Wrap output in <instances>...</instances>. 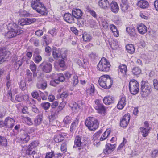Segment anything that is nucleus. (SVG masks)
Listing matches in <instances>:
<instances>
[{"label":"nucleus","instance_id":"obj_1","mask_svg":"<svg viewBox=\"0 0 158 158\" xmlns=\"http://www.w3.org/2000/svg\"><path fill=\"white\" fill-rule=\"evenodd\" d=\"M31 6L38 13L43 15L47 14V10L44 5L40 2V0H31Z\"/></svg>","mask_w":158,"mask_h":158},{"label":"nucleus","instance_id":"obj_2","mask_svg":"<svg viewBox=\"0 0 158 158\" xmlns=\"http://www.w3.org/2000/svg\"><path fill=\"white\" fill-rule=\"evenodd\" d=\"M100 85L105 89L110 88L113 84V80L107 75H104L101 76L98 80Z\"/></svg>","mask_w":158,"mask_h":158},{"label":"nucleus","instance_id":"obj_3","mask_svg":"<svg viewBox=\"0 0 158 158\" xmlns=\"http://www.w3.org/2000/svg\"><path fill=\"white\" fill-rule=\"evenodd\" d=\"M85 124L88 129L91 131H94L98 127V120L95 118L89 117L87 118L85 121Z\"/></svg>","mask_w":158,"mask_h":158},{"label":"nucleus","instance_id":"obj_4","mask_svg":"<svg viewBox=\"0 0 158 158\" xmlns=\"http://www.w3.org/2000/svg\"><path fill=\"white\" fill-rule=\"evenodd\" d=\"M110 66L109 61L106 58L103 57L98 63L97 69L100 71L107 72L110 70Z\"/></svg>","mask_w":158,"mask_h":158},{"label":"nucleus","instance_id":"obj_5","mask_svg":"<svg viewBox=\"0 0 158 158\" xmlns=\"http://www.w3.org/2000/svg\"><path fill=\"white\" fill-rule=\"evenodd\" d=\"M151 86L147 82L142 81L141 83V94L143 97L148 95L151 92Z\"/></svg>","mask_w":158,"mask_h":158},{"label":"nucleus","instance_id":"obj_6","mask_svg":"<svg viewBox=\"0 0 158 158\" xmlns=\"http://www.w3.org/2000/svg\"><path fill=\"white\" fill-rule=\"evenodd\" d=\"M129 87L130 92L133 95L137 94L139 91V84L137 81L134 79H132L130 81Z\"/></svg>","mask_w":158,"mask_h":158},{"label":"nucleus","instance_id":"obj_7","mask_svg":"<svg viewBox=\"0 0 158 158\" xmlns=\"http://www.w3.org/2000/svg\"><path fill=\"white\" fill-rule=\"evenodd\" d=\"M94 107L99 113H104L105 111V108L101 101L97 99L95 101Z\"/></svg>","mask_w":158,"mask_h":158},{"label":"nucleus","instance_id":"obj_8","mask_svg":"<svg viewBox=\"0 0 158 158\" xmlns=\"http://www.w3.org/2000/svg\"><path fill=\"white\" fill-rule=\"evenodd\" d=\"M65 79V78L63 74L61 73L57 74L55 76V79L50 81V85L52 86H56L57 84L59 83L60 82L64 81Z\"/></svg>","mask_w":158,"mask_h":158},{"label":"nucleus","instance_id":"obj_9","mask_svg":"<svg viewBox=\"0 0 158 158\" xmlns=\"http://www.w3.org/2000/svg\"><path fill=\"white\" fill-rule=\"evenodd\" d=\"M36 21L35 18H22L19 19L18 22V24L19 25L24 26L30 24Z\"/></svg>","mask_w":158,"mask_h":158},{"label":"nucleus","instance_id":"obj_10","mask_svg":"<svg viewBox=\"0 0 158 158\" xmlns=\"http://www.w3.org/2000/svg\"><path fill=\"white\" fill-rule=\"evenodd\" d=\"M40 66L44 72L47 73L50 72L52 69V65L49 63L43 62L40 64Z\"/></svg>","mask_w":158,"mask_h":158},{"label":"nucleus","instance_id":"obj_11","mask_svg":"<svg viewBox=\"0 0 158 158\" xmlns=\"http://www.w3.org/2000/svg\"><path fill=\"white\" fill-rule=\"evenodd\" d=\"M63 107L61 106H59L56 110L55 109H52L50 111L51 115L49 116V118L51 120H53L56 118L57 117V115L63 109Z\"/></svg>","mask_w":158,"mask_h":158},{"label":"nucleus","instance_id":"obj_12","mask_svg":"<svg viewBox=\"0 0 158 158\" xmlns=\"http://www.w3.org/2000/svg\"><path fill=\"white\" fill-rule=\"evenodd\" d=\"M130 119V115L129 114H125L120 121V125L123 127H126L128 125Z\"/></svg>","mask_w":158,"mask_h":158},{"label":"nucleus","instance_id":"obj_13","mask_svg":"<svg viewBox=\"0 0 158 158\" xmlns=\"http://www.w3.org/2000/svg\"><path fill=\"white\" fill-rule=\"evenodd\" d=\"M4 121L5 126L8 128H12L15 123L14 119L10 117H6Z\"/></svg>","mask_w":158,"mask_h":158},{"label":"nucleus","instance_id":"obj_14","mask_svg":"<svg viewBox=\"0 0 158 158\" xmlns=\"http://www.w3.org/2000/svg\"><path fill=\"white\" fill-rule=\"evenodd\" d=\"M8 31L6 34V36L9 38H12L19 35L22 33L23 31L19 30H8Z\"/></svg>","mask_w":158,"mask_h":158},{"label":"nucleus","instance_id":"obj_15","mask_svg":"<svg viewBox=\"0 0 158 158\" xmlns=\"http://www.w3.org/2000/svg\"><path fill=\"white\" fill-rule=\"evenodd\" d=\"M72 14L73 16L78 21L81 18L82 15V11L79 9H74L72 10Z\"/></svg>","mask_w":158,"mask_h":158},{"label":"nucleus","instance_id":"obj_16","mask_svg":"<svg viewBox=\"0 0 158 158\" xmlns=\"http://www.w3.org/2000/svg\"><path fill=\"white\" fill-rule=\"evenodd\" d=\"M116 147L115 144H111L108 143L106 144V148L103 151V152L106 154H108L111 153L115 149Z\"/></svg>","mask_w":158,"mask_h":158},{"label":"nucleus","instance_id":"obj_17","mask_svg":"<svg viewBox=\"0 0 158 158\" xmlns=\"http://www.w3.org/2000/svg\"><path fill=\"white\" fill-rule=\"evenodd\" d=\"M61 50H53L52 55L54 58L57 59L61 57L63 60L66 57V55L64 54L63 55L61 54Z\"/></svg>","mask_w":158,"mask_h":158},{"label":"nucleus","instance_id":"obj_18","mask_svg":"<svg viewBox=\"0 0 158 158\" xmlns=\"http://www.w3.org/2000/svg\"><path fill=\"white\" fill-rule=\"evenodd\" d=\"M83 104V102L81 101H78L77 103L74 102L72 108V110L76 113L78 112L81 109Z\"/></svg>","mask_w":158,"mask_h":158},{"label":"nucleus","instance_id":"obj_19","mask_svg":"<svg viewBox=\"0 0 158 158\" xmlns=\"http://www.w3.org/2000/svg\"><path fill=\"white\" fill-rule=\"evenodd\" d=\"M126 102L125 97L123 96L121 97L117 105L118 108L120 110L122 109L126 104Z\"/></svg>","mask_w":158,"mask_h":158},{"label":"nucleus","instance_id":"obj_20","mask_svg":"<svg viewBox=\"0 0 158 158\" xmlns=\"http://www.w3.org/2000/svg\"><path fill=\"white\" fill-rule=\"evenodd\" d=\"M30 139L29 135L25 131L21 133L20 135V140L23 143H26L28 142Z\"/></svg>","mask_w":158,"mask_h":158},{"label":"nucleus","instance_id":"obj_21","mask_svg":"<svg viewBox=\"0 0 158 158\" xmlns=\"http://www.w3.org/2000/svg\"><path fill=\"white\" fill-rule=\"evenodd\" d=\"M72 14L69 13H65L64 16V19L66 22L71 23L74 22V18Z\"/></svg>","mask_w":158,"mask_h":158},{"label":"nucleus","instance_id":"obj_22","mask_svg":"<svg viewBox=\"0 0 158 158\" xmlns=\"http://www.w3.org/2000/svg\"><path fill=\"white\" fill-rule=\"evenodd\" d=\"M98 4L100 7L103 9H107L109 7L110 4L107 0H100Z\"/></svg>","mask_w":158,"mask_h":158},{"label":"nucleus","instance_id":"obj_23","mask_svg":"<svg viewBox=\"0 0 158 158\" xmlns=\"http://www.w3.org/2000/svg\"><path fill=\"white\" fill-rule=\"evenodd\" d=\"M111 10L112 12L115 13H117L119 11V8L117 2L113 1L110 5Z\"/></svg>","mask_w":158,"mask_h":158},{"label":"nucleus","instance_id":"obj_24","mask_svg":"<svg viewBox=\"0 0 158 158\" xmlns=\"http://www.w3.org/2000/svg\"><path fill=\"white\" fill-rule=\"evenodd\" d=\"M137 5L141 8L145 9L148 7L149 4L148 2L145 0H140L138 2Z\"/></svg>","mask_w":158,"mask_h":158},{"label":"nucleus","instance_id":"obj_25","mask_svg":"<svg viewBox=\"0 0 158 158\" xmlns=\"http://www.w3.org/2000/svg\"><path fill=\"white\" fill-rule=\"evenodd\" d=\"M137 29L139 32L141 34H144L147 31V27L143 24L139 25L137 27Z\"/></svg>","mask_w":158,"mask_h":158},{"label":"nucleus","instance_id":"obj_26","mask_svg":"<svg viewBox=\"0 0 158 158\" xmlns=\"http://www.w3.org/2000/svg\"><path fill=\"white\" fill-rule=\"evenodd\" d=\"M43 115L42 114L38 115L34 120V125L35 126H37L40 125L43 120Z\"/></svg>","mask_w":158,"mask_h":158},{"label":"nucleus","instance_id":"obj_27","mask_svg":"<svg viewBox=\"0 0 158 158\" xmlns=\"http://www.w3.org/2000/svg\"><path fill=\"white\" fill-rule=\"evenodd\" d=\"M36 86L38 89L44 90L47 87V82L43 80L40 81H39L37 84Z\"/></svg>","mask_w":158,"mask_h":158},{"label":"nucleus","instance_id":"obj_28","mask_svg":"<svg viewBox=\"0 0 158 158\" xmlns=\"http://www.w3.org/2000/svg\"><path fill=\"white\" fill-rule=\"evenodd\" d=\"M103 101L105 104L109 105L114 102V99L111 96H106L104 98Z\"/></svg>","mask_w":158,"mask_h":158},{"label":"nucleus","instance_id":"obj_29","mask_svg":"<svg viewBox=\"0 0 158 158\" xmlns=\"http://www.w3.org/2000/svg\"><path fill=\"white\" fill-rule=\"evenodd\" d=\"M64 133H62L55 136L54 140L56 143L61 142L64 139Z\"/></svg>","mask_w":158,"mask_h":158},{"label":"nucleus","instance_id":"obj_30","mask_svg":"<svg viewBox=\"0 0 158 158\" xmlns=\"http://www.w3.org/2000/svg\"><path fill=\"white\" fill-rule=\"evenodd\" d=\"M102 132V131L100 130L94 135L93 139L94 141V144H95V143L97 144L99 143V134Z\"/></svg>","mask_w":158,"mask_h":158},{"label":"nucleus","instance_id":"obj_31","mask_svg":"<svg viewBox=\"0 0 158 158\" xmlns=\"http://www.w3.org/2000/svg\"><path fill=\"white\" fill-rule=\"evenodd\" d=\"M81 138L79 136H76L74 140V147H80L82 143L81 142Z\"/></svg>","mask_w":158,"mask_h":158},{"label":"nucleus","instance_id":"obj_32","mask_svg":"<svg viewBox=\"0 0 158 158\" xmlns=\"http://www.w3.org/2000/svg\"><path fill=\"white\" fill-rule=\"evenodd\" d=\"M126 31L131 37H135L137 36L135 31V29L133 28H127Z\"/></svg>","mask_w":158,"mask_h":158},{"label":"nucleus","instance_id":"obj_33","mask_svg":"<svg viewBox=\"0 0 158 158\" xmlns=\"http://www.w3.org/2000/svg\"><path fill=\"white\" fill-rule=\"evenodd\" d=\"M28 98V96L27 95H22L21 94L17 95L15 97V100L17 102L22 101L23 100L27 99Z\"/></svg>","mask_w":158,"mask_h":158},{"label":"nucleus","instance_id":"obj_34","mask_svg":"<svg viewBox=\"0 0 158 158\" xmlns=\"http://www.w3.org/2000/svg\"><path fill=\"white\" fill-rule=\"evenodd\" d=\"M78 123V121L77 119H76L71 124L70 126V131L71 132H73L75 130Z\"/></svg>","mask_w":158,"mask_h":158},{"label":"nucleus","instance_id":"obj_35","mask_svg":"<svg viewBox=\"0 0 158 158\" xmlns=\"http://www.w3.org/2000/svg\"><path fill=\"white\" fill-rule=\"evenodd\" d=\"M140 132L142 134V135L144 137L148 136L149 133V130L144 127H141L140 128Z\"/></svg>","mask_w":158,"mask_h":158},{"label":"nucleus","instance_id":"obj_36","mask_svg":"<svg viewBox=\"0 0 158 158\" xmlns=\"http://www.w3.org/2000/svg\"><path fill=\"white\" fill-rule=\"evenodd\" d=\"M71 118L69 116H66L64 119L63 122L64 126L66 127H69V124L71 122Z\"/></svg>","mask_w":158,"mask_h":158},{"label":"nucleus","instance_id":"obj_37","mask_svg":"<svg viewBox=\"0 0 158 158\" xmlns=\"http://www.w3.org/2000/svg\"><path fill=\"white\" fill-rule=\"evenodd\" d=\"M118 67L120 71L123 75H126L127 71V66L125 64H120Z\"/></svg>","mask_w":158,"mask_h":158},{"label":"nucleus","instance_id":"obj_38","mask_svg":"<svg viewBox=\"0 0 158 158\" xmlns=\"http://www.w3.org/2000/svg\"><path fill=\"white\" fill-rule=\"evenodd\" d=\"M18 26L15 23H9L7 26L8 30H18L17 29Z\"/></svg>","mask_w":158,"mask_h":158},{"label":"nucleus","instance_id":"obj_39","mask_svg":"<svg viewBox=\"0 0 158 158\" xmlns=\"http://www.w3.org/2000/svg\"><path fill=\"white\" fill-rule=\"evenodd\" d=\"M110 134V130L107 129L106 130L100 138V140L102 141L105 140L109 136Z\"/></svg>","mask_w":158,"mask_h":158},{"label":"nucleus","instance_id":"obj_40","mask_svg":"<svg viewBox=\"0 0 158 158\" xmlns=\"http://www.w3.org/2000/svg\"><path fill=\"white\" fill-rule=\"evenodd\" d=\"M1 51H2V52L0 53V64L5 61L6 59L8 57L6 54L5 52H3V50H1V52H2Z\"/></svg>","mask_w":158,"mask_h":158},{"label":"nucleus","instance_id":"obj_41","mask_svg":"<svg viewBox=\"0 0 158 158\" xmlns=\"http://www.w3.org/2000/svg\"><path fill=\"white\" fill-rule=\"evenodd\" d=\"M82 38L84 41L86 42H89L92 39V37L89 34L85 32L83 34Z\"/></svg>","mask_w":158,"mask_h":158},{"label":"nucleus","instance_id":"obj_42","mask_svg":"<svg viewBox=\"0 0 158 158\" xmlns=\"http://www.w3.org/2000/svg\"><path fill=\"white\" fill-rule=\"evenodd\" d=\"M39 143L37 141H35L32 142L28 146V150L31 151L32 149L36 147L38 145Z\"/></svg>","mask_w":158,"mask_h":158},{"label":"nucleus","instance_id":"obj_43","mask_svg":"<svg viewBox=\"0 0 158 158\" xmlns=\"http://www.w3.org/2000/svg\"><path fill=\"white\" fill-rule=\"evenodd\" d=\"M26 76L28 81L30 82L32 81V73L29 69H27L26 71Z\"/></svg>","mask_w":158,"mask_h":158},{"label":"nucleus","instance_id":"obj_44","mask_svg":"<svg viewBox=\"0 0 158 158\" xmlns=\"http://www.w3.org/2000/svg\"><path fill=\"white\" fill-rule=\"evenodd\" d=\"M7 145V141L6 138L0 136V146H6Z\"/></svg>","mask_w":158,"mask_h":158},{"label":"nucleus","instance_id":"obj_45","mask_svg":"<svg viewBox=\"0 0 158 158\" xmlns=\"http://www.w3.org/2000/svg\"><path fill=\"white\" fill-rule=\"evenodd\" d=\"M95 91V88L93 84H91L90 87L87 90V92L88 93H89L91 96H93Z\"/></svg>","mask_w":158,"mask_h":158},{"label":"nucleus","instance_id":"obj_46","mask_svg":"<svg viewBox=\"0 0 158 158\" xmlns=\"http://www.w3.org/2000/svg\"><path fill=\"white\" fill-rule=\"evenodd\" d=\"M132 72L133 75H137L140 73L141 70L139 67H135L132 69Z\"/></svg>","mask_w":158,"mask_h":158},{"label":"nucleus","instance_id":"obj_47","mask_svg":"<svg viewBox=\"0 0 158 158\" xmlns=\"http://www.w3.org/2000/svg\"><path fill=\"white\" fill-rule=\"evenodd\" d=\"M50 103L47 102H44L41 103L42 107L45 110H48L50 106Z\"/></svg>","mask_w":158,"mask_h":158},{"label":"nucleus","instance_id":"obj_48","mask_svg":"<svg viewBox=\"0 0 158 158\" xmlns=\"http://www.w3.org/2000/svg\"><path fill=\"white\" fill-rule=\"evenodd\" d=\"M30 68L33 72L34 75L35 74L34 73L36 71L37 67L33 61H31L30 62Z\"/></svg>","mask_w":158,"mask_h":158},{"label":"nucleus","instance_id":"obj_49","mask_svg":"<svg viewBox=\"0 0 158 158\" xmlns=\"http://www.w3.org/2000/svg\"><path fill=\"white\" fill-rule=\"evenodd\" d=\"M19 15L22 17H27L30 15L29 13L23 10H20L19 11Z\"/></svg>","mask_w":158,"mask_h":158},{"label":"nucleus","instance_id":"obj_50","mask_svg":"<svg viewBox=\"0 0 158 158\" xmlns=\"http://www.w3.org/2000/svg\"><path fill=\"white\" fill-rule=\"evenodd\" d=\"M30 42L33 44L35 46H37L39 45V40L34 37L32 38L30 40Z\"/></svg>","mask_w":158,"mask_h":158},{"label":"nucleus","instance_id":"obj_51","mask_svg":"<svg viewBox=\"0 0 158 158\" xmlns=\"http://www.w3.org/2000/svg\"><path fill=\"white\" fill-rule=\"evenodd\" d=\"M26 155L29 156V157H27L29 158H34V151L32 152L31 151H30L27 150H26Z\"/></svg>","mask_w":158,"mask_h":158},{"label":"nucleus","instance_id":"obj_52","mask_svg":"<svg viewBox=\"0 0 158 158\" xmlns=\"http://www.w3.org/2000/svg\"><path fill=\"white\" fill-rule=\"evenodd\" d=\"M34 56H35L34 61L36 63H38L41 60L42 57L40 55H36Z\"/></svg>","mask_w":158,"mask_h":158},{"label":"nucleus","instance_id":"obj_53","mask_svg":"<svg viewBox=\"0 0 158 158\" xmlns=\"http://www.w3.org/2000/svg\"><path fill=\"white\" fill-rule=\"evenodd\" d=\"M78 77L77 75H74L73 79L72 82L73 85L74 86H75L78 83Z\"/></svg>","mask_w":158,"mask_h":158},{"label":"nucleus","instance_id":"obj_54","mask_svg":"<svg viewBox=\"0 0 158 158\" xmlns=\"http://www.w3.org/2000/svg\"><path fill=\"white\" fill-rule=\"evenodd\" d=\"M22 65V63L21 61L19 60L18 61L16 62L15 63L14 67L16 70L18 69Z\"/></svg>","mask_w":158,"mask_h":158},{"label":"nucleus","instance_id":"obj_55","mask_svg":"<svg viewBox=\"0 0 158 158\" xmlns=\"http://www.w3.org/2000/svg\"><path fill=\"white\" fill-rule=\"evenodd\" d=\"M61 151L64 152H65L67 151V143H63L61 146Z\"/></svg>","mask_w":158,"mask_h":158},{"label":"nucleus","instance_id":"obj_56","mask_svg":"<svg viewBox=\"0 0 158 158\" xmlns=\"http://www.w3.org/2000/svg\"><path fill=\"white\" fill-rule=\"evenodd\" d=\"M127 140L125 139L124 138H123V142L120 144L118 148V150H120L124 146L125 144L127 142Z\"/></svg>","mask_w":158,"mask_h":158},{"label":"nucleus","instance_id":"obj_57","mask_svg":"<svg viewBox=\"0 0 158 158\" xmlns=\"http://www.w3.org/2000/svg\"><path fill=\"white\" fill-rule=\"evenodd\" d=\"M43 38L44 40L45 41L47 44H48L49 43H51L52 42V39H48V35H45V36H43Z\"/></svg>","mask_w":158,"mask_h":158},{"label":"nucleus","instance_id":"obj_58","mask_svg":"<svg viewBox=\"0 0 158 158\" xmlns=\"http://www.w3.org/2000/svg\"><path fill=\"white\" fill-rule=\"evenodd\" d=\"M120 7L122 10L124 12L128 9V4H121Z\"/></svg>","mask_w":158,"mask_h":158},{"label":"nucleus","instance_id":"obj_59","mask_svg":"<svg viewBox=\"0 0 158 158\" xmlns=\"http://www.w3.org/2000/svg\"><path fill=\"white\" fill-rule=\"evenodd\" d=\"M24 119L28 125H31L33 124L32 121L29 117H25Z\"/></svg>","mask_w":158,"mask_h":158},{"label":"nucleus","instance_id":"obj_60","mask_svg":"<svg viewBox=\"0 0 158 158\" xmlns=\"http://www.w3.org/2000/svg\"><path fill=\"white\" fill-rule=\"evenodd\" d=\"M53 155V152H48L46 153L45 158H52Z\"/></svg>","mask_w":158,"mask_h":158},{"label":"nucleus","instance_id":"obj_61","mask_svg":"<svg viewBox=\"0 0 158 158\" xmlns=\"http://www.w3.org/2000/svg\"><path fill=\"white\" fill-rule=\"evenodd\" d=\"M68 96V93L66 92H64L60 95V97L61 98H66Z\"/></svg>","mask_w":158,"mask_h":158},{"label":"nucleus","instance_id":"obj_62","mask_svg":"<svg viewBox=\"0 0 158 158\" xmlns=\"http://www.w3.org/2000/svg\"><path fill=\"white\" fill-rule=\"evenodd\" d=\"M20 88L23 91L26 89V84L25 82L23 81H21V82Z\"/></svg>","mask_w":158,"mask_h":158},{"label":"nucleus","instance_id":"obj_63","mask_svg":"<svg viewBox=\"0 0 158 158\" xmlns=\"http://www.w3.org/2000/svg\"><path fill=\"white\" fill-rule=\"evenodd\" d=\"M153 81L155 89L158 90V81L156 79H154Z\"/></svg>","mask_w":158,"mask_h":158},{"label":"nucleus","instance_id":"obj_64","mask_svg":"<svg viewBox=\"0 0 158 158\" xmlns=\"http://www.w3.org/2000/svg\"><path fill=\"white\" fill-rule=\"evenodd\" d=\"M158 154V150L157 149L154 150L151 153V156L152 157L155 158L156 156Z\"/></svg>","mask_w":158,"mask_h":158}]
</instances>
